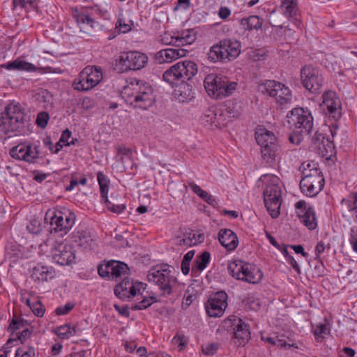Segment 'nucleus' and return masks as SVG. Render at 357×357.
<instances>
[{"label": "nucleus", "instance_id": "nucleus-7", "mask_svg": "<svg viewBox=\"0 0 357 357\" xmlns=\"http://www.w3.org/2000/svg\"><path fill=\"white\" fill-rule=\"evenodd\" d=\"M102 79V72L100 67L87 66L74 79L72 87L79 92H87L96 87Z\"/></svg>", "mask_w": 357, "mask_h": 357}, {"label": "nucleus", "instance_id": "nucleus-36", "mask_svg": "<svg viewBox=\"0 0 357 357\" xmlns=\"http://www.w3.org/2000/svg\"><path fill=\"white\" fill-rule=\"evenodd\" d=\"M132 70H139L144 68L148 63L149 57L144 53L131 51Z\"/></svg>", "mask_w": 357, "mask_h": 357}, {"label": "nucleus", "instance_id": "nucleus-59", "mask_svg": "<svg viewBox=\"0 0 357 357\" xmlns=\"http://www.w3.org/2000/svg\"><path fill=\"white\" fill-rule=\"evenodd\" d=\"M36 99L44 102H50L52 99V95L45 89H40L36 93Z\"/></svg>", "mask_w": 357, "mask_h": 357}, {"label": "nucleus", "instance_id": "nucleus-21", "mask_svg": "<svg viewBox=\"0 0 357 357\" xmlns=\"http://www.w3.org/2000/svg\"><path fill=\"white\" fill-rule=\"evenodd\" d=\"M188 51L183 48H167L161 50L155 54V59L160 63H171L174 60L183 57Z\"/></svg>", "mask_w": 357, "mask_h": 357}, {"label": "nucleus", "instance_id": "nucleus-20", "mask_svg": "<svg viewBox=\"0 0 357 357\" xmlns=\"http://www.w3.org/2000/svg\"><path fill=\"white\" fill-rule=\"evenodd\" d=\"M71 14L82 31L89 33L93 28L95 22L89 15L87 9L84 8L78 9L77 7H73L71 8Z\"/></svg>", "mask_w": 357, "mask_h": 357}, {"label": "nucleus", "instance_id": "nucleus-11", "mask_svg": "<svg viewBox=\"0 0 357 357\" xmlns=\"http://www.w3.org/2000/svg\"><path fill=\"white\" fill-rule=\"evenodd\" d=\"M257 144L261 146V155L268 162L272 161L280 153V149L278 140L270 130L266 128H259L255 132Z\"/></svg>", "mask_w": 357, "mask_h": 357}, {"label": "nucleus", "instance_id": "nucleus-61", "mask_svg": "<svg viewBox=\"0 0 357 357\" xmlns=\"http://www.w3.org/2000/svg\"><path fill=\"white\" fill-rule=\"evenodd\" d=\"M172 342L183 348L186 345L188 340L184 335L177 333L172 339Z\"/></svg>", "mask_w": 357, "mask_h": 357}, {"label": "nucleus", "instance_id": "nucleus-12", "mask_svg": "<svg viewBox=\"0 0 357 357\" xmlns=\"http://www.w3.org/2000/svg\"><path fill=\"white\" fill-rule=\"evenodd\" d=\"M53 261L61 266H70L75 263V250L71 244L65 241H55L51 248Z\"/></svg>", "mask_w": 357, "mask_h": 357}, {"label": "nucleus", "instance_id": "nucleus-58", "mask_svg": "<svg viewBox=\"0 0 357 357\" xmlns=\"http://www.w3.org/2000/svg\"><path fill=\"white\" fill-rule=\"evenodd\" d=\"M31 309L33 314L37 317H41L43 316L45 309L40 301H37L32 304Z\"/></svg>", "mask_w": 357, "mask_h": 357}, {"label": "nucleus", "instance_id": "nucleus-2", "mask_svg": "<svg viewBox=\"0 0 357 357\" xmlns=\"http://www.w3.org/2000/svg\"><path fill=\"white\" fill-rule=\"evenodd\" d=\"M125 102L135 108L147 109L155 102L153 89L147 82L136 78H130L120 91Z\"/></svg>", "mask_w": 357, "mask_h": 357}, {"label": "nucleus", "instance_id": "nucleus-33", "mask_svg": "<svg viewBox=\"0 0 357 357\" xmlns=\"http://www.w3.org/2000/svg\"><path fill=\"white\" fill-rule=\"evenodd\" d=\"M227 42L230 43L229 47H225V50H223L227 58V61H231L236 59L241 53V43L239 41L231 38H225L220 42Z\"/></svg>", "mask_w": 357, "mask_h": 357}, {"label": "nucleus", "instance_id": "nucleus-22", "mask_svg": "<svg viewBox=\"0 0 357 357\" xmlns=\"http://www.w3.org/2000/svg\"><path fill=\"white\" fill-rule=\"evenodd\" d=\"M56 272L53 267L38 264L32 271L31 278L36 282H45L54 278Z\"/></svg>", "mask_w": 357, "mask_h": 357}, {"label": "nucleus", "instance_id": "nucleus-17", "mask_svg": "<svg viewBox=\"0 0 357 357\" xmlns=\"http://www.w3.org/2000/svg\"><path fill=\"white\" fill-rule=\"evenodd\" d=\"M10 155L13 158L33 163L39 158L40 151L37 146L30 143H22L13 147L10 150Z\"/></svg>", "mask_w": 357, "mask_h": 357}, {"label": "nucleus", "instance_id": "nucleus-54", "mask_svg": "<svg viewBox=\"0 0 357 357\" xmlns=\"http://www.w3.org/2000/svg\"><path fill=\"white\" fill-rule=\"evenodd\" d=\"M26 229L30 233L33 234H38L40 232L42 229L41 222L39 220L36 218H32L27 224Z\"/></svg>", "mask_w": 357, "mask_h": 357}, {"label": "nucleus", "instance_id": "nucleus-46", "mask_svg": "<svg viewBox=\"0 0 357 357\" xmlns=\"http://www.w3.org/2000/svg\"><path fill=\"white\" fill-rule=\"evenodd\" d=\"M77 328L70 324H64L57 328L56 335L61 339H68L77 334Z\"/></svg>", "mask_w": 357, "mask_h": 357}, {"label": "nucleus", "instance_id": "nucleus-63", "mask_svg": "<svg viewBox=\"0 0 357 357\" xmlns=\"http://www.w3.org/2000/svg\"><path fill=\"white\" fill-rule=\"evenodd\" d=\"M301 134L298 132L291 133L288 137L289 142L294 145H298L303 140Z\"/></svg>", "mask_w": 357, "mask_h": 357}, {"label": "nucleus", "instance_id": "nucleus-42", "mask_svg": "<svg viewBox=\"0 0 357 357\" xmlns=\"http://www.w3.org/2000/svg\"><path fill=\"white\" fill-rule=\"evenodd\" d=\"M300 188L304 195L312 197L316 196L323 188L319 186L314 187L310 183L308 178H302L300 181Z\"/></svg>", "mask_w": 357, "mask_h": 357}, {"label": "nucleus", "instance_id": "nucleus-34", "mask_svg": "<svg viewBox=\"0 0 357 357\" xmlns=\"http://www.w3.org/2000/svg\"><path fill=\"white\" fill-rule=\"evenodd\" d=\"M188 185L190 188L192 190V192L195 193L197 196H199L201 199H202L204 202H207L209 205L212 206L213 207H218V202H217L215 198L211 195L208 194L206 191L202 190L195 183L189 182Z\"/></svg>", "mask_w": 357, "mask_h": 357}, {"label": "nucleus", "instance_id": "nucleus-49", "mask_svg": "<svg viewBox=\"0 0 357 357\" xmlns=\"http://www.w3.org/2000/svg\"><path fill=\"white\" fill-rule=\"evenodd\" d=\"M157 301L156 297L152 296H144L143 299L139 303L132 305L131 310H142L150 307L153 303Z\"/></svg>", "mask_w": 357, "mask_h": 357}, {"label": "nucleus", "instance_id": "nucleus-55", "mask_svg": "<svg viewBox=\"0 0 357 357\" xmlns=\"http://www.w3.org/2000/svg\"><path fill=\"white\" fill-rule=\"evenodd\" d=\"M330 326L328 324H320L316 326L314 329L315 337H324V335L330 333Z\"/></svg>", "mask_w": 357, "mask_h": 357}, {"label": "nucleus", "instance_id": "nucleus-31", "mask_svg": "<svg viewBox=\"0 0 357 357\" xmlns=\"http://www.w3.org/2000/svg\"><path fill=\"white\" fill-rule=\"evenodd\" d=\"M175 89V95L177 98L182 102L191 100L193 98L192 86L188 84L186 81L180 82Z\"/></svg>", "mask_w": 357, "mask_h": 357}, {"label": "nucleus", "instance_id": "nucleus-43", "mask_svg": "<svg viewBox=\"0 0 357 357\" xmlns=\"http://www.w3.org/2000/svg\"><path fill=\"white\" fill-rule=\"evenodd\" d=\"M130 234L127 231L123 234H116L113 241V247L117 249L130 248L133 244V241L129 239Z\"/></svg>", "mask_w": 357, "mask_h": 357}, {"label": "nucleus", "instance_id": "nucleus-51", "mask_svg": "<svg viewBox=\"0 0 357 357\" xmlns=\"http://www.w3.org/2000/svg\"><path fill=\"white\" fill-rule=\"evenodd\" d=\"M36 351L33 347L24 344L19 347L15 353V357H35Z\"/></svg>", "mask_w": 357, "mask_h": 357}, {"label": "nucleus", "instance_id": "nucleus-19", "mask_svg": "<svg viewBox=\"0 0 357 357\" xmlns=\"http://www.w3.org/2000/svg\"><path fill=\"white\" fill-rule=\"evenodd\" d=\"M296 213L301 222L310 230L317 227V220L314 208L307 205L305 201H298L296 205Z\"/></svg>", "mask_w": 357, "mask_h": 357}, {"label": "nucleus", "instance_id": "nucleus-10", "mask_svg": "<svg viewBox=\"0 0 357 357\" xmlns=\"http://www.w3.org/2000/svg\"><path fill=\"white\" fill-rule=\"evenodd\" d=\"M287 121L297 132L309 135L314 128V118L310 110L304 107H295L287 114Z\"/></svg>", "mask_w": 357, "mask_h": 357}, {"label": "nucleus", "instance_id": "nucleus-29", "mask_svg": "<svg viewBox=\"0 0 357 357\" xmlns=\"http://www.w3.org/2000/svg\"><path fill=\"white\" fill-rule=\"evenodd\" d=\"M132 25L133 22L128 17V14L123 13H119L115 29L113 31V38L116 36V33L119 34L121 33H126L129 32Z\"/></svg>", "mask_w": 357, "mask_h": 357}, {"label": "nucleus", "instance_id": "nucleus-16", "mask_svg": "<svg viewBox=\"0 0 357 357\" xmlns=\"http://www.w3.org/2000/svg\"><path fill=\"white\" fill-rule=\"evenodd\" d=\"M301 76L303 86L312 93L320 92L324 82L319 70L311 66H304L301 70Z\"/></svg>", "mask_w": 357, "mask_h": 357}, {"label": "nucleus", "instance_id": "nucleus-25", "mask_svg": "<svg viewBox=\"0 0 357 357\" xmlns=\"http://www.w3.org/2000/svg\"><path fill=\"white\" fill-rule=\"evenodd\" d=\"M312 143L323 155H326L329 152H332L334 147L333 144L322 133L319 132H316L312 137Z\"/></svg>", "mask_w": 357, "mask_h": 357}, {"label": "nucleus", "instance_id": "nucleus-50", "mask_svg": "<svg viewBox=\"0 0 357 357\" xmlns=\"http://www.w3.org/2000/svg\"><path fill=\"white\" fill-rule=\"evenodd\" d=\"M98 273L102 278L109 280L112 273V260L102 261L98 266Z\"/></svg>", "mask_w": 357, "mask_h": 357}, {"label": "nucleus", "instance_id": "nucleus-8", "mask_svg": "<svg viewBox=\"0 0 357 357\" xmlns=\"http://www.w3.org/2000/svg\"><path fill=\"white\" fill-rule=\"evenodd\" d=\"M172 269H173L172 266L162 264L151 268L147 275L148 280L155 283L164 296L170 295L172 288L177 282L176 277L172 274Z\"/></svg>", "mask_w": 357, "mask_h": 357}, {"label": "nucleus", "instance_id": "nucleus-38", "mask_svg": "<svg viewBox=\"0 0 357 357\" xmlns=\"http://www.w3.org/2000/svg\"><path fill=\"white\" fill-rule=\"evenodd\" d=\"M74 241L77 246L84 249L91 248L93 243L91 234L85 231H77L74 235Z\"/></svg>", "mask_w": 357, "mask_h": 357}, {"label": "nucleus", "instance_id": "nucleus-60", "mask_svg": "<svg viewBox=\"0 0 357 357\" xmlns=\"http://www.w3.org/2000/svg\"><path fill=\"white\" fill-rule=\"evenodd\" d=\"M32 331L29 328L24 329L21 333L16 334L15 341L20 340L22 344H24L30 337Z\"/></svg>", "mask_w": 357, "mask_h": 357}, {"label": "nucleus", "instance_id": "nucleus-18", "mask_svg": "<svg viewBox=\"0 0 357 357\" xmlns=\"http://www.w3.org/2000/svg\"><path fill=\"white\" fill-rule=\"evenodd\" d=\"M227 294L225 291H218L211 296L205 307L208 315L211 317H220L227 307Z\"/></svg>", "mask_w": 357, "mask_h": 357}, {"label": "nucleus", "instance_id": "nucleus-3", "mask_svg": "<svg viewBox=\"0 0 357 357\" xmlns=\"http://www.w3.org/2000/svg\"><path fill=\"white\" fill-rule=\"evenodd\" d=\"M76 219L75 214L67 208L49 209L45 220L50 224V231L63 236L73 227Z\"/></svg>", "mask_w": 357, "mask_h": 357}, {"label": "nucleus", "instance_id": "nucleus-45", "mask_svg": "<svg viewBox=\"0 0 357 357\" xmlns=\"http://www.w3.org/2000/svg\"><path fill=\"white\" fill-rule=\"evenodd\" d=\"M195 40V36L190 31L183 32L181 34L176 36L174 44L178 47L192 44Z\"/></svg>", "mask_w": 357, "mask_h": 357}, {"label": "nucleus", "instance_id": "nucleus-56", "mask_svg": "<svg viewBox=\"0 0 357 357\" xmlns=\"http://www.w3.org/2000/svg\"><path fill=\"white\" fill-rule=\"evenodd\" d=\"M50 119V115L47 112H40L38 114L36 123L40 128H45Z\"/></svg>", "mask_w": 357, "mask_h": 357}, {"label": "nucleus", "instance_id": "nucleus-15", "mask_svg": "<svg viewBox=\"0 0 357 357\" xmlns=\"http://www.w3.org/2000/svg\"><path fill=\"white\" fill-rule=\"evenodd\" d=\"M321 107L326 116L337 121L342 116V104L336 93L331 91H325L322 96Z\"/></svg>", "mask_w": 357, "mask_h": 357}, {"label": "nucleus", "instance_id": "nucleus-44", "mask_svg": "<svg viewBox=\"0 0 357 357\" xmlns=\"http://www.w3.org/2000/svg\"><path fill=\"white\" fill-rule=\"evenodd\" d=\"M229 111L226 109L224 111L222 108L215 107V112L213 117L214 127L221 128L226 125L227 118H229Z\"/></svg>", "mask_w": 357, "mask_h": 357}, {"label": "nucleus", "instance_id": "nucleus-62", "mask_svg": "<svg viewBox=\"0 0 357 357\" xmlns=\"http://www.w3.org/2000/svg\"><path fill=\"white\" fill-rule=\"evenodd\" d=\"M195 234H189V236L187 238H184L179 241L178 244L180 245H186V246H193L197 245V241H193L195 238Z\"/></svg>", "mask_w": 357, "mask_h": 357}, {"label": "nucleus", "instance_id": "nucleus-48", "mask_svg": "<svg viewBox=\"0 0 357 357\" xmlns=\"http://www.w3.org/2000/svg\"><path fill=\"white\" fill-rule=\"evenodd\" d=\"M128 273L129 268L126 263L113 259V279L124 276Z\"/></svg>", "mask_w": 357, "mask_h": 357}, {"label": "nucleus", "instance_id": "nucleus-24", "mask_svg": "<svg viewBox=\"0 0 357 357\" xmlns=\"http://www.w3.org/2000/svg\"><path fill=\"white\" fill-rule=\"evenodd\" d=\"M230 43L227 42H218L211 47L209 52H208V59L212 62H224L227 61L226 54H225L223 50L225 47H229Z\"/></svg>", "mask_w": 357, "mask_h": 357}, {"label": "nucleus", "instance_id": "nucleus-14", "mask_svg": "<svg viewBox=\"0 0 357 357\" xmlns=\"http://www.w3.org/2000/svg\"><path fill=\"white\" fill-rule=\"evenodd\" d=\"M146 286V283L126 278L115 285L114 292L118 298L124 300L142 294Z\"/></svg>", "mask_w": 357, "mask_h": 357}, {"label": "nucleus", "instance_id": "nucleus-37", "mask_svg": "<svg viewBox=\"0 0 357 357\" xmlns=\"http://www.w3.org/2000/svg\"><path fill=\"white\" fill-rule=\"evenodd\" d=\"M211 259V255L208 252L204 251L198 255L192 267V273L197 274L204 270L208 264Z\"/></svg>", "mask_w": 357, "mask_h": 357}, {"label": "nucleus", "instance_id": "nucleus-5", "mask_svg": "<svg viewBox=\"0 0 357 357\" xmlns=\"http://www.w3.org/2000/svg\"><path fill=\"white\" fill-rule=\"evenodd\" d=\"M206 91L213 98L222 99L229 96L236 90L237 83L229 82L227 77L211 73L204 80Z\"/></svg>", "mask_w": 357, "mask_h": 357}, {"label": "nucleus", "instance_id": "nucleus-32", "mask_svg": "<svg viewBox=\"0 0 357 357\" xmlns=\"http://www.w3.org/2000/svg\"><path fill=\"white\" fill-rule=\"evenodd\" d=\"M303 178H308L310 184L315 186H319L324 188V178L322 175L321 172L317 167H313L312 169H309V172H303Z\"/></svg>", "mask_w": 357, "mask_h": 357}, {"label": "nucleus", "instance_id": "nucleus-40", "mask_svg": "<svg viewBox=\"0 0 357 357\" xmlns=\"http://www.w3.org/2000/svg\"><path fill=\"white\" fill-rule=\"evenodd\" d=\"M97 178L100 190L101 201L104 202L106 204H109V201L107 197L109 190L108 185L109 183V180L102 172L98 173Z\"/></svg>", "mask_w": 357, "mask_h": 357}, {"label": "nucleus", "instance_id": "nucleus-35", "mask_svg": "<svg viewBox=\"0 0 357 357\" xmlns=\"http://www.w3.org/2000/svg\"><path fill=\"white\" fill-rule=\"evenodd\" d=\"M275 93L277 94L274 95L273 97L275 98L278 104L284 105L291 102L292 98L291 92L290 89L283 84L279 83Z\"/></svg>", "mask_w": 357, "mask_h": 357}, {"label": "nucleus", "instance_id": "nucleus-6", "mask_svg": "<svg viewBox=\"0 0 357 357\" xmlns=\"http://www.w3.org/2000/svg\"><path fill=\"white\" fill-rule=\"evenodd\" d=\"M198 72L196 63L190 60L179 61L165 70L162 75L163 80L174 86L178 82H185L192 79Z\"/></svg>", "mask_w": 357, "mask_h": 357}, {"label": "nucleus", "instance_id": "nucleus-53", "mask_svg": "<svg viewBox=\"0 0 357 357\" xmlns=\"http://www.w3.org/2000/svg\"><path fill=\"white\" fill-rule=\"evenodd\" d=\"M215 112V107H211V108L206 109L202 116V123L205 126L208 127H214V121L213 117Z\"/></svg>", "mask_w": 357, "mask_h": 357}, {"label": "nucleus", "instance_id": "nucleus-26", "mask_svg": "<svg viewBox=\"0 0 357 357\" xmlns=\"http://www.w3.org/2000/svg\"><path fill=\"white\" fill-rule=\"evenodd\" d=\"M1 68L8 70L36 72L38 68L32 63L17 59L1 65Z\"/></svg>", "mask_w": 357, "mask_h": 357}, {"label": "nucleus", "instance_id": "nucleus-64", "mask_svg": "<svg viewBox=\"0 0 357 357\" xmlns=\"http://www.w3.org/2000/svg\"><path fill=\"white\" fill-rule=\"evenodd\" d=\"M15 342V339H9L0 350V357H7L10 352L9 349L12 347L13 343Z\"/></svg>", "mask_w": 357, "mask_h": 357}, {"label": "nucleus", "instance_id": "nucleus-13", "mask_svg": "<svg viewBox=\"0 0 357 357\" xmlns=\"http://www.w3.org/2000/svg\"><path fill=\"white\" fill-rule=\"evenodd\" d=\"M223 327L227 331H232L238 346L245 345L250 339L249 326L236 317H230L224 321Z\"/></svg>", "mask_w": 357, "mask_h": 357}, {"label": "nucleus", "instance_id": "nucleus-28", "mask_svg": "<svg viewBox=\"0 0 357 357\" xmlns=\"http://www.w3.org/2000/svg\"><path fill=\"white\" fill-rule=\"evenodd\" d=\"M280 8L283 14L288 18H294L298 22L297 16L299 14L298 0H282Z\"/></svg>", "mask_w": 357, "mask_h": 357}, {"label": "nucleus", "instance_id": "nucleus-4", "mask_svg": "<svg viewBox=\"0 0 357 357\" xmlns=\"http://www.w3.org/2000/svg\"><path fill=\"white\" fill-rule=\"evenodd\" d=\"M260 179L266 183L264 191V201L265 206L273 218L280 215L281 206V190L279 186L280 178L273 174H264Z\"/></svg>", "mask_w": 357, "mask_h": 357}, {"label": "nucleus", "instance_id": "nucleus-30", "mask_svg": "<svg viewBox=\"0 0 357 357\" xmlns=\"http://www.w3.org/2000/svg\"><path fill=\"white\" fill-rule=\"evenodd\" d=\"M131 51L128 52H123L116 59L115 67L114 70L119 73L128 72L132 70L131 63Z\"/></svg>", "mask_w": 357, "mask_h": 357}, {"label": "nucleus", "instance_id": "nucleus-23", "mask_svg": "<svg viewBox=\"0 0 357 357\" xmlns=\"http://www.w3.org/2000/svg\"><path fill=\"white\" fill-rule=\"evenodd\" d=\"M218 240L220 244L227 250H234L238 243V237L229 229H222L218 232Z\"/></svg>", "mask_w": 357, "mask_h": 357}, {"label": "nucleus", "instance_id": "nucleus-52", "mask_svg": "<svg viewBox=\"0 0 357 357\" xmlns=\"http://www.w3.org/2000/svg\"><path fill=\"white\" fill-rule=\"evenodd\" d=\"M195 250H190L188 251L183 257V259L181 262V271L183 275H186L190 272V262L195 255Z\"/></svg>", "mask_w": 357, "mask_h": 357}, {"label": "nucleus", "instance_id": "nucleus-57", "mask_svg": "<svg viewBox=\"0 0 357 357\" xmlns=\"http://www.w3.org/2000/svg\"><path fill=\"white\" fill-rule=\"evenodd\" d=\"M75 307V304L72 303H67L63 306H59L55 310V313L57 315H65L69 313Z\"/></svg>", "mask_w": 357, "mask_h": 357}, {"label": "nucleus", "instance_id": "nucleus-27", "mask_svg": "<svg viewBox=\"0 0 357 357\" xmlns=\"http://www.w3.org/2000/svg\"><path fill=\"white\" fill-rule=\"evenodd\" d=\"M264 20L258 15H250L241 20L240 25L245 31H259L261 29Z\"/></svg>", "mask_w": 357, "mask_h": 357}, {"label": "nucleus", "instance_id": "nucleus-1", "mask_svg": "<svg viewBox=\"0 0 357 357\" xmlns=\"http://www.w3.org/2000/svg\"><path fill=\"white\" fill-rule=\"evenodd\" d=\"M29 132V121L25 109L19 103L12 102L0 113V134L26 135Z\"/></svg>", "mask_w": 357, "mask_h": 357}, {"label": "nucleus", "instance_id": "nucleus-9", "mask_svg": "<svg viewBox=\"0 0 357 357\" xmlns=\"http://www.w3.org/2000/svg\"><path fill=\"white\" fill-rule=\"evenodd\" d=\"M227 269L232 277L248 283L257 284L263 278V273L259 268L241 260L231 261Z\"/></svg>", "mask_w": 357, "mask_h": 357}, {"label": "nucleus", "instance_id": "nucleus-47", "mask_svg": "<svg viewBox=\"0 0 357 357\" xmlns=\"http://www.w3.org/2000/svg\"><path fill=\"white\" fill-rule=\"evenodd\" d=\"M40 0H13L14 8L20 7L26 11L35 10L38 6Z\"/></svg>", "mask_w": 357, "mask_h": 357}, {"label": "nucleus", "instance_id": "nucleus-41", "mask_svg": "<svg viewBox=\"0 0 357 357\" xmlns=\"http://www.w3.org/2000/svg\"><path fill=\"white\" fill-rule=\"evenodd\" d=\"M280 82L275 80H265L258 86V90L263 94L273 97L277 92L278 85Z\"/></svg>", "mask_w": 357, "mask_h": 357}, {"label": "nucleus", "instance_id": "nucleus-39", "mask_svg": "<svg viewBox=\"0 0 357 357\" xmlns=\"http://www.w3.org/2000/svg\"><path fill=\"white\" fill-rule=\"evenodd\" d=\"M130 149L123 146H120L117 149V153L115 159L119 163L116 166L118 171L123 172L125 169L124 163L130 160Z\"/></svg>", "mask_w": 357, "mask_h": 357}]
</instances>
